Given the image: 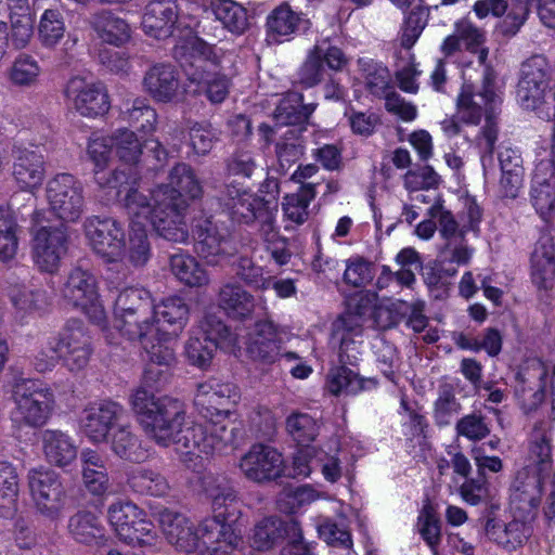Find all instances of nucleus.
<instances>
[{
	"instance_id": "680f3d73",
	"label": "nucleus",
	"mask_w": 555,
	"mask_h": 555,
	"mask_svg": "<svg viewBox=\"0 0 555 555\" xmlns=\"http://www.w3.org/2000/svg\"><path fill=\"white\" fill-rule=\"evenodd\" d=\"M348 125L354 135L362 138H370L376 133L377 128L382 126V115L374 111H357L352 105H349L345 112Z\"/></svg>"
},
{
	"instance_id": "f03ea898",
	"label": "nucleus",
	"mask_w": 555,
	"mask_h": 555,
	"mask_svg": "<svg viewBox=\"0 0 555 555\" xmlns=\"http://www.w3.org/2000/svg\"><path fill=\"white\" fill-rule=\"evenodd\" d=\"M169 183L155 189L153 228L169 243H186L188 231L183 218L189 202L203 195V188L191 165L177 163L169 172Z\"/></svg>"
},
{
	"instance_id": "6e6552de",
	"label": "nucleus",
	"mask_w": 555,
	"mask_h": 555,
	"mask_svg": "<svg viewBox=\"0 0 555 555\" xmlns=\"http://www.w3.org/2000/svg\"><path fill=\"white\" fill-rule=\"evenodd\" d=\"M116 155L127 168L138 170L140 162L147 170L157 172L168 160V151L157 139L143 138L141 141L132 130L120 129L113 138Z\"/></svg>"
},
{
	"instance_id": "f3484780",
	"label": "nucleus",
	"mask_w": 555,
	"mask_h": 555,
	"mask_svg": "<svg viewBox=\"0 0 555 555\" xmlns=\"http://www.w3.org/2000/svg\"><path fill=\"white\" fill-rule=\"evenodd\" d=\"M219 203L224 212L232 222L249 224L255 220H261L262 223H270V216L260 206V201L256 195L231 183L227 184L224 191L219 197Z\"/></svg>"
},
{
	"instance_id": "774afa93",
	"label": "nucleus",
	"mask_w": 555,
	"mask_h": 555,
	"mask_svg": "<svg viewBox=\"0 0 555 555\" xmlns=\"http://www.w3.org/2000/svg\"><path fill=\"white\" fill-rule=\"evenodd\" d=\"M418 531L428 546L436 553V546L441 541V526L434 506L425 504L418 515Z\"/></svg>"
},
{
	"instance_id": "cd10ccee",
	"label": "nucleus",
	"mask_w": 555,
	"mask_h": 555,
	"mask_svg": "<svg viewBox=\"0 0 555 555\" xmlns=\"http://www.w3.org/2000/svg\"><path fill=\"white\" fill-rule=\"evenodd\" d=\"M247 351L254 360L275 362L281 354V338L271 321H259L248 335Z\"/></svg>"
},
{
	"instance_id": "6ab92c4d",
	"label": "nucleus",
	"mask_w": 555,
	"mask_h": 555,
	"mask_svg": "<svg viewBox=\"0 0 555 555\" xmlns=\"http://www.w3.org/2000/svg\"><path fill=\"white\" fill-rule=\"evenodd\" d=\"M285 538L289 540L287 548L302 540V532L297 520H282L278 517H266L258 521L250 535L253 548L261 552L269 551L281 543Z\"/></svg>"
},
{
	"instance_id": "a878e982",
	"label": "nucleus",
	"mask_w": 555,
	"mask_h": 555,
	"mask_svg": "<svg viewBox=\"0 0 555 555\" xmlns=\"http://www.w3.org/2000/svg\"><path fill=\"white\" fill-rule=\"evenodd\" d=\"M177 20L176 0H152L145 8L142 27L146 35L160 40L172 35Z\"/></svg>"
},
{
	"instance_id": "bb28decb",
	"label": "nucleus",
	"mask_w": 555,
	"mask_h": 555,
	"mask_svg": "<svg viewBox=\"0 0 555 555\" xmlns=\"http://www.w3.org/2000/svg\"><path fill=\"white\" fill-rule=\"evenodd\" d=\"M144 90L157 102L168 103L177 95L180 80L176 66L169 63H156L143 77Z\"/></svg>"
},
{
	"instance_id": "69168bd1",
	"label": "nucleus",
	"mask_w": 555,
	"mask_h": 555,
	"mask_svg": "<svg viewBox=\"0 0 555 555\" xmlns=\"http://www.w3.org/2000/svg\"><path fill=\"white\" fill-rule=\"evenodd\" d=\"M288 434L299 444H309L319 435L318 422L307 413H293L286 420Z\"/></svg>"
},
{
	"instance_id": "1a4fd4ad",
	"label": "nucleus",
	"mask_w": 555,
	"mask_h": 555,
	"mask_svg": "<svg viewBox=\"0 0 555 555\" xmlns=\"http://www.w3.org/2000/svg\"><path fill=\"white\" fill-rule=\"evenodd\" d=\"M61 294L68 305L81 310L92 323L105 327L106 312L99 299L96 279L91 272L74 268L67 276Z\"/></svg>"
},
{
	"instance_id": "a18cd8bd",
	"label": "nucleus",
	"mask_w": 555,
	"mask_h": 555,
	"mask_svg": "<svg viewBox=\"0 0 555 555\" xmlns=\"http://www.w3.org/2000/svg\"><path fill=\"white\" fill-rule=\"evenodd\" d=\"M115 326L130 340H142L155 328V310L115 315Z\"/></svg>"
},
{
	"instance_id": "412c9836",
	"label": "nucleus",
	"mask_w": 555,
	"mask_h": 555,
	"mask_svg": "<svg viewBox=\"0 0 555 555\" xmlns=\"http://www.w3.org/2000/svg\"><path fill=\"white\" fill-rule=\"evenodd\" d=\"M363 326L350 314L341 313L331 324L330 345L341 364L356 365L360 357Z\"/></svg>"
},
{
	"instance_id": "8fccbe9b",
	"label": "nucleus",
	"mask_w": 555,
	"mask_h": 555,
	"mask_svg": "<svg viewBox=\"0 0 555 555\" xmlns=\"http://www.w3.org/2000/svg\"><path fill=\"white\" fill-rule=\"evenodd\" d=\"M472 257V250L464 245H444L438 256L436 270L438 275L427 278L429 284H437L442 276H453L457 269L454 264H466Z\"/></svg>"
},
{
	"instance_id": "dca6fc26",
	"label": "nucleus",
	"mask_w": 555,
	"mask_h": 555,
	"mask_svg": "<svg viewBox=\"0 0 555 555\" xmlns=\"http://www.w3.org/2000/svg\"><path fill=\"white\" fill-rule=\"evenodd\" d=\"M240 467L247 479L266 483L281 478L285 465L283 455L275 448L256 443L241 459Z\"/></svg>"
},
{
	"instance_id": "5701e85b",
	"label": "nucleus",
	"mask_w": 555,
	"mask_h": 555,
	"mask_svg": "<svg viewBox=\"0 0 555 555\" xmlns=\"http://www.w3.org/2000/svg\"><path fill=\"white\" fill-rule=\"evenodd\" d=\"M124 414V408L115 401H103L83 411L81 428L91 442L107 440L108 433Z\"/></svg>"
},
{
	"instance_id": "f8f14e48",
	"label": "nucleus",
	"mask_w": 555,
	"mask_h": 555,
	"mask_svg": "<svg viewBox=\"0 0 555 555\" xmlns=\"http://www.w3.org/2000/svg\"><path fill=\"white\" fill-rule=\"evenodd\" d=\"M172 55L191 82L209 77L219 67L214 47L197 36L180 40L175 46Z\"/></svg>"
},
{
	"instance_id": "f257e3e1",
	"label": "nucleus",
	"mask_w": 555,
	"mask_h": 555,
	"mask_svg": "<svg viewBox=\"0 0 555 555\" xmlns=\"http://www.w3.org/2000/svg\"><path fill=\"white\" fill-rule=\"evenodd\" d=\"M129 402L146 437L159 447L173 446L178 452L199 456L221 452L235 440L236 428H229L225 423L188 421L178 399L156 397L153 391L138 387Z\"/></svg>"
},
{
	"instance_id": "13d9d810",
	"label": "nucleus",
	"mask_w": 555,
	"mask_h": 555,
	"mask_svg": "<svg viewBox=\"0 0 555 555\" xmlns=\"http://www.w3.org/2000/svg\"><path fill=\"white\" fill-rule=\"evenodd\" d=\"M66 27L64 16L59 9H47L38 26L39 40L43 47L53 48L64 37Z\"/></svg>"
},
{
	"instance_id": "2eb2a0df",
	"label": "nucleus",
	"mask_w": 555,
	"mask_h": 555,
	"mask_svg": "<svg viewBox=\"0 0 555 555\" xmlns=\"http://www.w3.org/2000/svg\"><path fill=\"white\" fill-rule=\"evenodd\" d=\"M545 478L521 468L511 486L509 508L513 516L534 520L542 500V487Z\"/></svg>"
},
{
	"instance_id": "7c9ffc66",
	"label": "nucleus",
	"mask_w": 555,
	"mask_h": 555,
	"mask_svg": "<svg viewBox=\"0 0 555 555\" xmlns=\"http://www.w3.org/2000/svg\"><path fill=\"white\" fill-rule=\"evenodd\" d=\"M190 309L181 297H169L155 307V327L168 336L177 337L189 321Z\"/></svg>"
},
{
	"instance_id": "4468645a",
	"label": "nucleus",
	"mask_w": 555,
	"mask_h": 555,
	"mask_svg": "<svg viewBox=\"0 0 555 555\" xmlns=\"http://www.w3.org/2000/svg\"><path fill=\"white\" fill-rule=\"evenodd\" d=\"M238 388L229 382L208 378L196 386L194 404L205 417L229 416L230 408L240 400Z\"/></svg>"
},
{
	"instance_id": "58836bf2",
	"label": "nucleus",
	"mask_w": 555,
	"mask_h": 555,
	"mask_svg": "<svg viewBox=\"0 0 555 555\" xmlns=\"http://www.w3.org/2000/svg\"><path fill=\"white\" fill-rule=\"evenodd\" d=\"M127 483L137 493L151 496H165L170 486L158 470L149 467H135L127 474Z\"/></svg>"
},
{
	"instance_id": "5fc2aeb1",
	"label": "nucleus",
	"mask_w": 555,
	"mask_h": 555,
	"mask_svg": "<svg viewBox=\"0 0 555 555\" xmlns=\"http://www.w3.org/2000/svg\"><path fill=\"white\" fill-rule=\"evenodd\" d=\"M155 310L149 291L139 287L122 289L115 300L114 315Z\"/></svg>"
},
{
	"instance_id": "39448f33",
	"label": "nucleus",
	"mask_w": 555,
	"mask_h": 555,
	"mask_svg": "<svg viewBox=\"0 0 555 555\" xmlns=\"http://www.w3.org/2000/svg\"><path fill=\"white\" fill-rule=\"evenodd\" d=\"M517 100L524 109L552 120L551 151L555 157V79L544 55H532L522 63Z\"/></svg>"
},
{
	"instance_id": "c85d7f7f",
	"label": "nucleus",
	"mask_w": 555,
	"mask_h": 555,
	"mask_svg": "<svg viewBox=\"0 0 555 555\" xmlns=\"http://www.w3.org/2000/svg\"><path fill=\"white\" fill-rule=\"evenodd\" d=\"M546 370L542 363H535L517 375L515 395L522 408L537 409L544 400Z\"/></svg>"
},
{
	"instance_id": "72a5a7b5",
	"label": "nucleus",
	"mask_w": 555,
	"mask_h": 555,
	"mask_svg": "<svg viewBox=\"0 0 555 555\" xmlns=\"http://www.w3.org/2000/svg\"><path fill=\"white\" fill-rule=\"evenodd\" d=\"M204 494L210 501L214 516H220L225 521V512L236 502V492L231 483L222 476L205 474L201 478Z\"/></svg>"
},
{
	"instance_id": "3c124183",
	"label": "nucleus",
	"mask_w": 555,
	"mask_h": 555,
	"mask_svg": "<svg viewBox=\"0 0 555 555\" xmlns=\"http://www.w3.org/2000/svg\"><path fill=\"white\" fill-rule=\"evenodd\" d=\"M359 64L365 80L366 91L373 96L382 99V95H385V92L392 88L388 67L374 60H360Z\"/></svg>"
},
{
	"instance_id": "864d4df0",
	"label": "nucleus",
	"mask_w": 555,
	"mask_h": 555,
	"mask_svg": "<svg viewBox=\"0 0 555 555\" xmlns=\"http://www.w3.org/2000/svg\"><path fill=\"white\" fill-rule=\"evenodd\" d=\"M124 119L130 127L142 134L141 139L156 130L157 113L146 99H135L131 108H128Z\"/></svg>"
},
{
	"instance_id": "a19ab883",
	"label": "nucleus",
	"mask_w": 555,
	"mask_h": 555,
	"mask_svg": "<svg viewBox=\"0 0 555 555\" xmlns=\"http://www.w3.org/2000/svg\"><path fill=\"white\" fill-rule=\"evenodd\" d=\"M220 307L233 319H245L254 311V297L241 285L228 283L219 292Z\"/></svg>"
},
{
	"instance_id": "ea45409f",
	"label": "nucleus",
	"mask_w": 555,
	"mask_h": 555,
	"mask_svg": "<svg viewBox=\"0 0 555 555\" xmlns=\"http://www.w3.org/2000/svg\"><path fill=\"white\" fill-rule=\"evenodd\" d=\"M83 231L89 243H126L124 224L109 217H88Z\"/></svg>"
},
{
	"instance_id": "2f4dec72",
	"label": "nucleus",
	"mask_w": 555,
	"mask_h": 555,
	"mask_svg": "<svg viewBox=\"0 0 555 555\" xmlns=\"http://www.w3.org/2000/svg\"><path fill=\"white\" fill-rule=\"evenodd\" d=\"M13 176L21 189H35L42 183L44 160L41 153L26 147H17L13 165Z\"/></svg>"
},
{
	"instance_id": "a211bd4d",
	"label": "nucleus",
	"mask_w": 555,
	"mask_h": 555,
	"mask_svg": "<svg viewBox=\"0 0 555 555\" xmlns=\"http://www.w3.org/2000/svg\"><path fill=\"white\" fill-rule=\"evenodd\" d=\"M198 555H231L242 543V538L220 516L204 519L198 526Z\"/></svg>"
},
{
	"instance_id": "b1692460",
	"label": "nucleus",
	"mask_w": 555,
	"mask_h": 555,
	"mask_svg": "<svg viewBox=\"0 0 555 555\" xmlns=\"http://www.w3.org/2000/svg\"><path fill=\"white\" fill-rule=\"evenodd\" d=\"M158 520L163 533L170 544L186 554L197 552L201 533L198 528L195 530L193 524L183 514L164 509L159 513Z\"/></svg>"
},
{
	"instance_id": "aec40b11",
	"label": "nucleus",
	"mask_w": 555,
	"mask_h": 555,
	"mask_svg": "<svg viewBox=\"0 0 555 555\" xmlns=\"http://www.w3.org/2000/svg\"><path fill=\"white\" fill-rule=\"evenodd\" d=\"M532 520L513 516L511 521L489 518L485 524V533L489 541L507 553L524 547L533 533Z\"/></svg>"
},
{
	"instance_id": "423d86ee",
	"label": "nucleus",
	"mask_w": 555,
	"mask_h": 555,
	"mask_svg": "<svg viewBox=\"0 0 555 555\" xmlns=\"http://www.w3.org/2000/svg\"><path fill=\"white\" fill-rule=\"evenodd\" d=\"M12 398L15 403L12 417L20 426H43L52 415L55 405L53 390L40 379H16Z\"/></svg>"
},
{
	"instance_id": "49530a36",
	"label": "nucleus",
	"mask_w": 555,
	"mask_h": 555,
	"mask_svg": "<svg viewBox=\"0 0 555 555\" xmlns=\"http://www.w3.org/2000/svg\"><path fill=\"white\" fill-rule=\"evenodd\" d=\"M68 530L77 542L83 544H98L105 537L101 521L91 513H78L70 517Z\"/></svg>"
},
{
	"instance_id": "c03bdc74",
	"label": "nucleus",
	"mask_w": 555,
	"mask_h": 555,
	"mask_svg": "<svg viewBox=\"0 0 555 555\" xmlns=\"http://www.w3.org/2000/svg\"><path fill=\"white\" fill-rule=\"evenodd\" d=\"M532 281L540 289L555 284V245H539L531 255Z\"/></svg>"
},
{
	"instance_id": "9d476101",
	"label": "nucleus",
	"mask_w": 555,
	"mask_h": 555,
	"mask_svg": "<svg viewBox=\"0 0 555 555\" xmlns=\"http://www.w3.org/2000/svg\"><path fill=\"white\" fill-rule=\"evenodd\" d=\"M427 214L429 217L437 219L440 236L447 242H463L469 233H473L475 238L479 236L483 209L475 197L465 199L464 210L459 215L460 220L455 218L451 210L444 208L441 198L428 208Z\"/></svg>"
},
{
	"instance_id": "473e14b6",
	"label": "nucleus",
	"mask_w": 555,
	"mask_h": 555,
	"mask_svg": "<svg viewBox=\"0 0 555 555\" xmlns=\"http://www.w3.org/2000/svg\"><path fill=\"white\" fill-rule=\"evenodd\" d=\"M42 449L47 461L57 467L70 465L77 459L75 440L60 429H46L41 433Z\"/></svg>"
},
{
	"instance_id": "338daca9",
	"label": "nucleus",
	"mask_w": 555,
	"mask_h": 555,
	"mask_svg": "<svg viewBox=\"0 0 555 555\" xmlns=\"http://www.w3.org/2000/svg\"><path fill=\"white\" fill-rule=\"evenodd\" d=\"M203 338L212 341L218 348L223 345L235 344V336L230 332L229 327L217 317L207 314L199 324L197 332Z\"/></svg>"
},
{
	"instance_id": "7ed1b4c3",
	"label": "nucleus",
	"mask_w": 555,
	"mask_h": 555,
	"mask_svg": "<svg viewBox=\"0 0 555 555\" xmlns=\"http://www.w3.org/2000/svg\"><path fill=\"white\" fill-rule=\"evenodd\" d=\"M47 197L55 220L40 219L35 212L31 219V243H67L65 222H75L83 211V188L72 173H57L48 182Z\"/></svg>"
},
{
	"instance_id": "0e129e2a",
	"label": "nucleus",
	"mask_w": 555,
	"mask_h": 555,
	"mask_svg": "<svg viewBox=\"0 0 555 555\" xmlns=\"http://www.w3.org/2000/svg\"><path fill=\"white\" fill-rule=\"evenodd\" d=\"M530 201L545 225L552 224L555 214V183H531Z\"/></svg>"
},
{
	"instance_id": "c9c22d12",
	"label": "nucleus",
	"mask_w": 555,
	"mask_h": 555,
	"mask_svg": "<svg viewBox=\"0 0 555 555\" xmlns=\"http://www.w3.org/2000/svg\"><path fill=\"white\" fill-rule=\"evenodd\" d=\"M20 478L16 468L0 461V517L11 519L18 511Z\"/></svg>"
},
{
	"instance_id": "37998d69",
	"label": "nucleus",
	"mask_w": 555,
	"mask_h": 555,
	"mask_svg": "<svg viewBox=\"0 0 555 555\" xmlns=\"http://www.w3.org/2000/svg\"><path fill=\"white\" fill-rule=\"evenodd\" d=\"M9 297L15 309V314L21 319L43 310L49 305L44 289L30 288L26 285H12Z\"/></svg>"
},
{
	"instance_id": "f704fd0d",
	"label": "nucleus",
	"mask_w": 555,
	"mask_h": 555,
	"mask_svg": "<svg viewBox=\"0 0 555 555\" xmlns=\"http://www.w3.org/2000/svg\"><path fill=\"white\" fill-rule=\"evenodd\" d=\"M347 365L341 364L328 371L326 387L332 395L338 396L341 392L356 395L376 387L377 382L374 378H361Z\"/></svg>"
},
{
	"instance_id": "4be33fe9",
	"label": "nucleus",
	"mask_w": 555,
	"mask_h": 555,
	"mask_svg": "<svg viewBox=\"0 0 555 555\" xmlns=\"http://www.w3.org/2000/svg\"><path fill=\"white\" fill-rule=\"evenodd\" d=\"M65 95L83 117L103 116L111 107L109 95L102 83H86L82 80L72 79L65 89Z\"/></svg>"
},
{
	"instance_id": "603ef678",
	"label": "nucleus",
	"mask_w": 555,
	"mask_h": 555,
	"mask_svg": "<svg viewBox=\"0 0 555 555\" xmlns=\"http://www.w3.org/2000/svg\"><path fill=\"white\" fill-rule=\"evenodd\" d=\"M114 142L113 138L93 134L87 145L88 159L94 165V180L99 185V176L108 179L111 172H105L112 159Z\"/></svg>"
},
{
	"instance_id": "e2e57ef3",
	"label": "nucleus",
	"mask_w": 555,
	"mask_h": 555,
	"mask_svg": "<svg viewBox=\"0 0 555 555\" xmlns=\"http://www.w3.org/2000/svg\"><path fill=\"white\" fill-rule=\"evenodd\" d=\"M275 153L280 170L286 173L304 155V141L299 135H294L293 131L288 130L285 135L276 142Z\"/></svg>"
},
{
	"instance_id": "4c0bfd02",
	"label": "nucleus",
	"mask_w": 555,
	"mask_h": 555,
	"mask_svg": "<svg viewBox=\"0 0 555 555\" xmlns=\"http://www.w3.org/2000/svg\"><path fill=\"white\" fill-rule=\"evenodd\" d=\"M92 27L103 42L115 47H120L130 39L128 23L109 11L95 13Z\"/></svg>"
},
{
	"instance_id": "052dcab7",
	"label": "nucleus",
	"mask_w": 555,
	"mask_h": 555,
	"mask_svg": "<svg viewBox=\"0 0 555 555\" xmlns=\"http://www.w3.org/2000/svg\"><path fill=\"white\" fill-rule=\"evenodd\" d=\"M143 511L130 501H119L108 507V520L119 538H129V528Z\"/></svg>"
},
{
	"instance_id": "0eeeda50",
	"label": "nucleus",
	"mask_w": 555,
	"mask_h": 555,
	"mask_svg": "<svg viewBox=\"0 0 555 555\" xmlns=\"http://www.w3.org/2000/svg\"><path fill=\"white\" fill-rule=\"evenodd\" d=\"M99 188L105 191L106 195L124 201L128 212L133 216L146 215L153 224V209L156 205L154 199L155 190L151 198L138 191L141 180L140 171L134 168L118 167L111 171L108 179L99 176Z\"/></svg>"
},
{
	"instance_id": "4d7b16f0",
	"label": "nucleus",
	"mask_w": 555,
	"mask_h": 555,
	"mask_svg": "<svg viewBox=\"0 0 555 555\" xmlns=\"http://www.w3.org/2000/svg\"><path fill=\"white\" fill-rule=\"evenodd\" d=\"M529 7L524 0H516L495 25L494 31L503 39L515 37L529 17Z\"/></svg>"
},
{
	"instance_id": "393cba45",
	"label": "nucleus",
	"mask_w": 555,
	"mask_h": 555,
	"mask_svg": "<svg viewBox=\"0 0 555 555\" xmlns=\"http://www.w3.org/2000/svg\"><path fill=\"white\" fill-rule=\"evenodd\" d=\"M301 21V12L293 10L288 2L280 3L266 17L264 40L268 44L291 41L299 31Z\"/></svg>"
},
{
	"instance_id": "bf43d9fd",
	"label": "nucleus",
	"mask_w": 555,
	"mask_h": 555,
	"mask_svg": "<svg viewBox=\"0 0 555 555\" xmlns=\"http://www.w3.org/2000/svg\"><path fill=\"white\" fill-rule=\"evenodd\" d=\"M462 410V404L455 396L453 385L444 383L439 386L438 397L434 403V418L438 426H447L453 416Z\"/></svg>"
},
{
	"instance_id": "e433bc0d",
	"label": "nucleus",
	"mask_w": 555,
	"mask_h": 555,
	"mask_svg": "<svg viewBox=\"0 0 555 555\" xmlns=\"http://www.w3.org/2000/svg\"><path fill=\"white\" fill-rule=\"evenodd\" d=\"M112 452L121 460L141 462L146 457L140 437L130 425H120L107 437Z\"/></svg>"
},
{
	"instance_id": "c756f323",
	"label": "nucleus",
	"mask_w": 555,
	"mask_h": 555,
	"mask_svg": "<svg viewBox=\"0 0 555 555\" xmlns=\"http://www.w3.org/2000/svg\"><path fill=\"white\" fill-rule=\"evenodd\" d=\"M546 423L537 424L529 444L528 468L533 474L546 478L553 468L552 435Z\"/></svg>"
},
{
	"instance_id": "ddd939ff",
	"label": "nucleus",
	"mask_w": 555,
	"mask_h": 555,
	"mask_svg": "<svg viewBox=\"0 0 555 555\" xmlns=\"http://www.w3.org/2000/svg\"><path fill=\"white\" fill-rule=\"evenodd\" d=\"M52 337L63 364L70 372L81 371L88 365L93 352L92 340L80 320H68L59 334Z\"/></svg>"
},
{
	"instance_id": "6e6d98bb",
	"label": "nucleus",
	"mask_w": 555,
	"mask_h": 555,
	"mask_svg": "<svg viewBox=\"0 0 555 555\" xmlns=\"http://www.w3.org/2000/svg\"><path fill=\"white\" fill-rule=\"evenodd\" d=\"M431 7L417 4L404 15L402 24L401 46L404 49H411L423 30L427 26Z\"/></svg>"
},
{
	"instance_id": "de8ad7c7",
	"label": "nucleus",
	"mask_w": 555,
	"mask_h": 555,
	"mask_svg": "<svg viewBox=\"0 0 555 555\" xmlns=\"http://www.w3.org/2000/svg\"><path fill=\"white\" fill-rule=\"evenodd\" d=\"M170 266L172 273L186 286L201 287L209 282L206 270L190 255L171 256Z\"/></svg>"
},
{
	"instance_id": "79ce46f5",
	"label": "nucleus",
	"mask_w": 555,
	"mask_h": 555,
	"mask_svg": "<svg viewBox=\"0 0 555 555\" xmlns=\"http://www.w3.org/2000/svg\"><path fill=\"white\" fill-rule=\"evenodd\" d=\"M208 8L224 28L241 35L248 28L247 11L233 0H208Z\"/></svg>"
},
{
	"instance_id": "20e7f679",
	"label": "nucleus",
	"mask_w": 555,
	"mask_h": 555,
	"mask_svg": "<svg viewBox=\"0 0 555 555\" xmlns=\"http://www.w3.org/2000/svg\"><path fill=\"white\" fill-rule=\"evenodd\" d=\"M501 98L496 93V73L487 65L482 72L481 86L478 90L473 82L465 81L456 98V113L465 125L477 126L485 117L481 135L485 140V153L493 156L499 135L498 115Z\"/></svg>"
},
{
	"instance_id": "9b49d317",
	"label": "nucleus",
	"mask_w": 555,
	"mask_h": 555,
	"mask_svg": "<svg viewBox=\"0 0 555 555\" xmlns=\"http://www.w3.org/2000/svg\"><path fill=\"white\" fill-rule=\"evenodd\" d=\"M28 485L36 511L52 521L57 520L66 504V492L59 475L51 469H31Z\"/></svg>"
},
{
	"instance_id": "09e8293b",
	"label": "nucleus",
	"mask_w": 555,
	"mask_h": 555,
	"mask_svg": "<svg viewBox=\"0 0 555 555\" xmlns=\"http://www.w3.org/2000/svg\"><path fill=\"white\" fill-rule=\"evenodd\" d=\"M315 184L301 183L296 193L286 194L283 202V211L287 219L297 224L307 220L308 208L317 195Z\"/></svg>"
}]
</instances>
